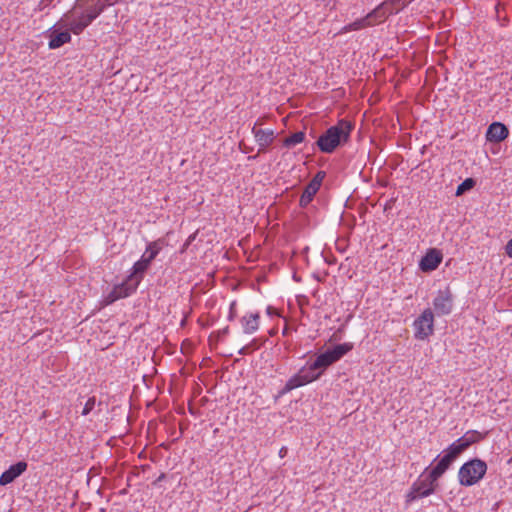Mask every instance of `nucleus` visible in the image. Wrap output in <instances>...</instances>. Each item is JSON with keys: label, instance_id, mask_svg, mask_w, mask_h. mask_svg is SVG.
I'll list each match as a JSON object with an SVG mask.
<instances>
[{"label": "nucleus", "instance_id": "6e6552de", "mask_svg": "<svg viewBox=\"0 0 512 512\" xmlns=\"http://www.w3.org/2000/svg\"><path fill=\"white\" fill-rule=\"evenodd\" d=\"M433 307L436 315L444 316L452 312L453 309V294L447 287L444 290H439L433 300Z\"/></svg>", "mask_w": 512, "mask_h": 512}, {"label": "nucleus", "instance_id": "37998d69", "mask_svg": "<svg viewBox=\"0 0 512 512\" xmlns=\"http://www.w3.org/2000/svg\"><path fill=\"white\" fill-rule=\"evenodd\" d=\"M500 5H501V3H497V5H496V10H497V12L499 11V6H500Z\"/></svg>", "mask_w": 512, "mask_h": 512}, {"label": "nucleus", "instance_id": "4be33fe9", "mask_svg": "<svg viewBox=\"0 0 512 512\" xmlns=\"http://www.w3.org/2000/svg\"><path fill=\"white\" fill-rule=\"evenodd\" d=\"M352 349L353 344L349 342L337 344L328 348L336 362L339 361L342 357H344Z\"/></svg>", "mask_w": 512, "mask_h": 512}, {"label": "nucleus", "instance_id": "2f4dec72", "mask_svg": "<svg viewBox=\"0 0 512 512\" xmlns=\"http://www.w3.org/2000/svg\"><path fill=\"white\" fill-rule=\"evenodd\" d=\"M236 303L235 302H232L230 304V309H229V315H228V320L229 321H232L234 320L235 316H236Z\"/></svg>", "mask_w": 512, "mask_h": 512}, {"label": "nucleus", "instance_id": "cd10ccee", "mask_svg": "<svg viewBox=\"0 0 512 512\" xmlns=\"http://www.w3.org/2000/svg\"><path fill=\"white\" fill-rule=\"evenodd\" d=\"M463 436L465 438H467V442H468L469 446L480 442L485 437L484 434H482L476 430H470V431L466 432Z\"/></svg>", "mask_w": 512, "mask_h": 512}, {"label": "nucleus", "instance_id": "4c0bfd02", "mask_svg": "<svg viewBox=\"0 0 512 512\" xmlns=\"http://www.w3.org/2000/svg\"><path fill=\"white\" fill-rule=\"evenodd\" d=\"M166 478V474L165 473H162L157 479L156 481L154 482V484H157L161 481H163L164 479Z\"/></svg>", "mask_w": 512, "mask_h": 512}, {"label": "nucleus", "instance_id": "dca6fc26", "mask_svg": "<svg viewBox=\"0 0 512 512\" xmlns=\"http://www.w3.org/2000/svg\"><path fill=\"white\" fill-rule=\"evenodd\" d=\"M437 486L438 480H432V478H430V472H428L424 479H419L413 484V491L423 498L433 494Z\"/></svg>", "mask_w": 512, "mask_h": 512}, {"label": "nucleus", "instance_id": "9d476101", "mask_svg": "<svg viewBox=\"0 0 512 512\" xmlns=\"http://www.w3.org/2000/svg\"><path fill=\"white\" fill-rule=\"evenodd\" d=\"M443 259L442 253L436 248H430L419 261V269L422 272H432L436 270Z\"/></svg>", "mask_w": 512, "mask_h": 512}, {"label": "nucleus", "instance_id": "c756f323", "mask_svg": "<svg viewBox=\"0 0 512 512\" xmlns=\"http://www.w3.org/2000/svg\"><path fill=\"white\" fill-rule=\"evenodd\" d=\"M228 333H229V327H228V326H226L225 328H223V329H221V330H218L217 332L212 333V334L210 335V337H209V341H210V343L212 344L213 338H214V336L216 335V340H215V341L217 342V341L219 340V338H221V337H223V336L227 335Z\"/></svg>", "mask_w": 512, "mask_h": 512}, {"label": "nucleus", "instance_id": "bb28decb", "mask_svg": "<svg viewBox=\"0 0 512 512\" xmlns=\"http://www.w3.org/2000/svg\"><path fill=\"white\" fill-rule=\"evenodd\" d=\"M476 185V180L474 178H466L462 183H460L456 189V196H461L466 192L470 191Z\"/></svg>", "mask_w": 512, "mask_h": 512}, {"label": "nucleus", "instance_id": "72a5a7b5", "mask_svg": "<svg viewBox=\"0 0 512 512\" xmlns=\"http://www.w3.org/2000/svg\"><path fill=\"white\" fill-rule=\"evenodd\" d=\"M52 2H53V0H41L38 5L39 10L46 9L47 7H49L52 4Z\"/></svg>", "mask_w": 512, "mask_h": 512}, {"label": "nucleus", "instance_id": "79ce46f5", "mask_svg": "<svg viewBox=\"0 0 512 512\" xmlns=\"http://www.w3.org/2000/svg\"><path fill=\"white\" fill-rule=\"evenodd\" d=\"M430 469H431V466H430V467H427V468L425 469V472L421 474V477H424V476H425V474L427 475Z\"/></svg>", "mask_w": 512, "mask_h": 512}, {"label": "nucleus", "instance_id": "ddd939ff", "mask_svg": "<svg viewBox=\"0 0 512 512\" xmlns=\"http://www.w3.org/2000/svg\"><path fill=\"white\" fill-rule=\"evenodd\" d=\"M395 14L394 8L390 6L388 0L383 1L370 11L366 16L371 22V25L380 24L384 22L389 16Z\"/></svg>", "mask_w": 512, "mask_h": 512}, {"label": "nucleus", "instance_id": "412c9836", "mask_svg": "<svg viewBox=\"0 0 512 512\" xmlns=\"http://www.w3.org/2000/svg\"><path fill=\"white\" fill-rule=\"evenodd\" d=\"M306 366L308 367V370H310L312 374H319L320 378L321 375L326 371V369L331 365L328 364V361L320 353L316 356L315 360L312 363Z\"/></svg>", "mask_w": 512, "mask_h": 512}, {"label": "nucleus", "instance_id": "c9c22d12", "mask_svg": "<svg viewBox=\"0 0 512 512\" xmlns=\"http://www.w3.org/2000/svg\"><path fill=\"white\" fill-rule=\"evenodd\" d=\"M195 237H196V235H195V234L190 235V236L188 237V239H187L186 243L184 244V247H185V248H186V247H188V246L192 243V241L195 239Z\"/></svg>", "mask_w": 512, "mask_h": 512}, {"label": "nucleus", "instance_id": "39448f33", "mask_svg": "<svg viewBox=\"0 0 512 512\" xmlns=\"http://www.w3.org/2000/svg\"><path fill=\"white\" fill-rule=\"evenodd\" d=\"M319 379V374H312L307 366H303L295 375H293L278 392L277 397H282L292 390L309 384Z\"/></svg>", "mask_w": 512, "mask_h": 512}, {"label": "nucleus", "instance_id": "423d86ee", "mask_svg": "<svg viewBox=\"0 0 512 512\" xmlns=\"http://www.w3.org/2000/svg\"><path fill=\"white\" fill-rule=\"evenodd\" d=\"M457 459L456 455L453 454L448 448L445 449L442 454L438 455L434 462L431 464L430 478L432 480H439L440 477L450 468L453 462Z\"/></svg>", "mask_w": 512, "mask_h": 512}, {"label": "nucleus", "instance_id": "393cba45", "mask_svg": "<svg viewBox=\"0 0 512 512\" xmlns=\"http://www.w3.org/2000/svg\"><path fill=\"white\" fill-rule=\"evenodd\" d=\"M266 340H267L266 338H264V339L255 338L250 343H248L247 345H245L241 349H239L238 354L239 355H248V354L260 349V347L262 345H264Z\"/></svg>", "mask_w": 512, "mask_h": 512}, {"label": "nucleus", "instance_id": "20e7f679", "mask_svg": "<svg viewBox=\"0 0 512 512\" xmlns=\"http://www.w3.org/2000/svg\"><path fill=\"white\" fill-rule=\"evenodd\" d=\"M414 337L425 340L434 332V313L430 308L425 309L413 323Z\"/></svg>", "mask_w": 512, "mask_h": 512}, {"label": "nucleus", "instance_id": "aec40b11", "mask_svg": "<svg viewBox=\"0 0 512 512\" xmlns=\"http://www.w3.org/2000/svg\"><path fill=\"white\" fill-rule=\"evenodd\" d=\"M163 243L164 241L162 239L150 242L147 245L146 250L142 255V258L151 265V263L154 261V259L157 257L160 250L162 249Z\"/></svg>", "mask_w": 512, "mask_h": 512}, {"label": "nucleus", "instance_id": "f8f14e48", "mask_svg": "<svg viewBox=\"0 0 512 512\" xmlns=\"http://www.w3.org/2000/svg\"><path fill=\"white\" fill-rule=\"evenodd\" d=\"M259 123L256 122L252 128V133L255 137L257 144L259 145L258 154L265 153L268 146H270L275 140V134L272 129H261L257 128Z\"/></svg>", "mask_w": 512, "mask_h": 512}, {"label": "nucleus", "instance_id": "c85d7f7f", "mask_svg": "<svg viewBox=\"0 0 512 512\" xmlns=\"http://www.w3.org/2000/svg\"><path fill=\"white\" fill-rule=\"evenodd\" d=\"M95 404H96V398H95L94 396H93V397H90V398L86 401V403H85V405H84V408H83V410H82V413H81V414H82L83 416L88 415V414H89V413L94 409Z\"/></svg>", "mask_w": 512, "mask_h": 512}, {"label": "nucleus", "instance_id": "1a4fd4ad", "mask_svg": "<svg viewBox=\"0 0 512 512\" xmlns=\"http://www.w3.org/2000/svg\"><path fill=\"white\" fill-rule=\"evenodd\" d=\"M137 287V282L129 281L127 277L124 282L113 287L106 297V304H112L119 299L128 297L136 291Z\"/></svg>", "mask_w": 512, "mask_h": 512}, {"label": "nucleus", "instance_id": "5701e85b", "mask_svg": "<svg viewBox=\"0 0 512 512\" xmlns=\"http://www.w3.org/2000/svg\"><path fill=\"white\" fill-rule=\"evenodd\" d=\"M370 26H372L371 22L369 21L367 16H364V17H362L360 19L355 20L352 23H349V24L345 25L341 29L340 33H347V32H350V31H356V30H360V29H363L365 27H370Z\"/></svg>", "mask_w": 512, "mask_h": 512}, {"label": "nucleus", "instance_id": "e433bc0d", "mask_svg": "<svg viewBox=\"0 0 512 512\" xmlns=\"http://www.w3.org/2000/svg\"><path fill=\"white\" fill-rule=\"evenodd\" d=\"M287 451H288V450H287V448H286V447H282V448L280 449V451H279V455H280V457H282V458H283V457H285V456H286V454H287Z\"/></svg>", "mask_w": 512, "mask_h": 512}, {"label": "nucleus", "instance_id": "f03ea898", "mask_svg": "<svg viewBox=\"0 0 512 512\" xmlns=\"http://www.w3.org/2000/svg\"><path fill=\"white\" fill-rule=\"evenodd\" d=\"M353 129L351 121L341 119L319 136L316 145L321 152L331 154L350 140Z\"/></svg>", "mask_w": 512, "mask_h": 512}, {"label": "nucleus", "instance_id": "f704fd0d", "mask_svg": "<svg viewBox=\"0 0 512 512\" xmlns=\"http://www.w3.org/2000/svg\"><path fill=\"white\" fill-rule=\"evenodd\" d=\"M505 252L510 258H512V239L507 242Z\"/></svg>", "mask_w": 512, "mask_h": 512}, {"label": "nucleus", "instance_id": "2eb2a0df", "mask_svg": "<svg viewBox=\"0 0 512 512\" xmlns=\"http://www.w3.org/2000/svg\"><path fill=\"white\" fill-rule=\"evenodd\" d=\"M509 135V130L504 123L493 122L486 131V140L491 143H500Z\"/></svg>", "mask_w": 512, "mask_h": 512}, {"label": "nucleus", "instance_id": "9b49d317", "mask_svg": "<svg viewBox=\"0 0 512 512\" xmlns=\"http://www.w3.org/2000/svg\"><path fill=\"white\" fill-rule=\"evenodd\" d=\"M71 32L70 28L68 30L56 29L55 26L49 28L46 32L50 38L48 43L49 49H58L64 44L70 43L72 39Z\"/></svg>", "mask_w": 512, "mask_h": 512}, {"label": "nucleus", "instance_id": "a211bd4d", "mask_svg": "<svg viewBox=\"0 0 512 512\" xmlns=\"http://www.w3.org/2000/svg\"><path fill=\"white\" fill-rule=\"evenodd\" d=\"M259 313H251L241 318V325L246 334H252L259 328Z\"/></svg>", "mask_w": 512, "mask_h": 512}, {"label": "nucleus", "instance_id": "58836bf2", "mask_svg": "<svg viewBox=\"0 0 512 512\" xmlns=\"http://www.w3.org/2000/svg\"><path fill=\"white\" fill-rule=\"evenodd\" d=\"M104 4L107 6L113 5L114 3L118 2V0H103Z\"/></svg>", "mask_w": 512, "mask_h": 512}, {"label": "nucleus", "instance_id": "0eeeda50", "mask_svg": "<svg viewBox=\"0 0 512 512\" xmlns=\"http://www.w3.org/2000/svg\"><path fill=\"white\" fill-rule=\"evenodd\" d=\"M325 177V171H318L310 180V182L305 186L299 200V205L301 208H306L312 202L314 196L319 191Z\"/></svg>", "mask_w": 512, "mask_h": 512}, {"label": "nucleus", "instance_id": "b1692460", "mask_svg": "<svg viewBox=\"0 0 512 512\" xmlns=\"http://www.w3.org/2000/svg\"><path fill=\"white\" fill-rule=\"evenodd\" d=\"M469 444L467 442V438L464 436L458 438L452 444L448 446V449L453 452L454 455L458 458L464 451L469 448Z\"/></svg>", "mask_w": 512, "mask_h": 512}, {"label": "nucleus", "instance_id": "a19ab883", "mask_svg": "<svg viewBox=\"0 0 512 512\" xmlns=\"http://www.w3.org/2000/svg\"><path fill=\"white\" fill-rule=\"evenodd\" d=\"M430 469H431V466H430V467H427V468L425 469V472L421 474V477H424V476H425V474L427 475Z\"/></svg>", "mask_w": 512, "mask_h": 512}, {"label": "nucleus", "instance_id": "6ab92c4d", "mask_svg": "<svg viewBox=\"0 0 512 512\" xmlns=\"http://www.w3.org/2000/svg\"><path fill=\"white\" fill-rule=\"evenodd\" d=\"M163 243L164 241L162 239L150 242L147 245L146 250L142 255V258L151 265V263L154 261V259L157 257L160 250L162 249Z\"/></svg>", "mask_w": 512, "mask_h": 512}, {"label": "nucleus", "instance_id": "4468645a", "mask_svg": "<svg viewBox=\"0 0 512 512\" xmlns=\"http://www.w3.org/2000/svg\"><path fill=\"white\" fill-rule=\"evenodd\" d=\"M28 464L25 461H18L12 464L7 470H5L0 476V485L6 486L15 481L27 470Z\"/></svg>", "mask_w": 512, "mask_h": 512}, {"label": "nucleus", "instance_id": "f3484780", "mask_svg": "<svg viewBox=\"0 0 512 512\" xmlns=\"http://www.w3.org/2000/svg\"><path fill=\"white\" fill-rule=\"evenodd\" d=\"M149 267L150 264L141 257L134 263L131 274L128 276V280L137 282V285H139Z\"/></svg>", "mask_w": 512, "mask_h": 512}, {"label": "nucleus", "instance_id": "7ed1b4c3", "mask_svg": "<svg viewBox=\"0 0 512 512\" xmlns=\"http://www.w3.org/2000/svg\"><path fill=\"white\" fill-rule=\"evenodd\" d=\"M487 472V464L479 458L465 462L459 469L458 479L462 486L470 487L478 483Z\"/></svg>", "mask_w": 512, "mask_h": 512}, {"label": "nucleus", "instance_id": "f257e3e1", "mask_svg": "<svg viewBox=\"0 0 512 512\" xmlns=\"http://www.w3.org/2000/svg\"><path fill=\"white\" fill-rule=\"evenodd\" d=\"M103 0H76L73 8L57 23L70 27L73 34H81L104 10Z\"/></svg>", "mask_w": 512, "mask_h": 512}, {"label": "nucleus", "instance_id": "ea45409f", "mask_svg": "<svg viewBox=\"0 0 512 512\" xmlns=\"http://www.w3.org/2000/svg\"><path fill=\"white\" fill-rule=\"evenodd\" d=\"M275 313V309L272 306L267 307V314L273 315Z\"/></svg>", "mask_w": 512, "mask_h": 512}, {"label": "nucleus", "instance_id": "a878e982", "mask_svg": "<svg viewBox=\"0 0 512 512\" xmlns=\"http://www.w3.org/2000/svg\"><path fill=\"white\" fill-rule=\"evenodd\" d=\"M305 139V132L304 131H297L292 134H290L288 137H286L283 141V145L287 148L294 147L297 144H300Z\"/></svg>", "mask_w": 512, "mask_h": 512}, {"label": "nucleus", "instance_id": "7c9ffc66", "mask_svg": "<svg viewBox=\"0 0 512 512\" xmlns=\"http://www.w3.org/2000/svg\"><path fill=\"white\" fill-rule=\"evenodd\" d=\"M321 354L328 361V364L332 365V364L336 363L335 359L333 358L332 354L330 353V351L328 349H326Z\"/></svg>", "mask_w": 512, "mask_h": 512}, {"label": "nucleus", "instance_id": "473e14b6", "mask_svg": "<svg viewBox=\"0 0 512 512\" xmlns=\"http://www.w3.org/2000/svg\"><path fill=\"white\" fill-rule=\"evenodd\" d=\"M417 498H421V497H420V495H418V493L413 491V486H412L410 492L407 494V502L414 501Z\"/></svg>", "mask_w": 512, "mask_h": 512}]
</instances>
